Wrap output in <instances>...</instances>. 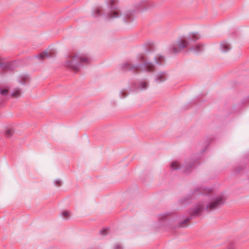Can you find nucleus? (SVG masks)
<instances>
[{"label": "nucleus", "mask_w": 249, "mask_h": 249, "mask_svg": "<svg viewBox=\"0 0 249 249\" xmlns=\"http://www.w3.org/2000/svg\"><path fill=\"white\" fill-rule=\"evenodd\" d=\"M141 61L143 63L144 65H133L129 62H126L123 64L122 67L126 71H131L136 73L139 72L141 70H146L149 71H154V65L153 64L148 62H146L143 56H142L141 57Z\"/></svg>", "instance_id": "1"}, {"label": "nucleus", "mask_w": 249, "mask_h": 249, "mask_svg": "<svg viewBox=\"0 0 249 249\" xmlns=\"http://www.w3.org/2000/svg\"><path fill=\"white\" fill-rule=\"evenodd\" d=\"M69 58L70 59L66 61L65 66L75 71H79L80 63H87L89 61L88 57L81 55L78 53L70 55Z\"/></svg>", "instance_id": "2"}, {"label": "nucleus", "mask_w": 249, "mask_h": 249, "mask_svg": "<svg viewBox=\"0 0 249 249\" xmlns=\"http://www.w3.org/2000/svg\"><path fill=\"white\" fill-rule=\"evenodd\" d=\"M223 198L219 196L213 199L209 204H206V211L209 212L214 211L224 204Z\"/></svg>", "instance_id": "3"}, {"label": "nucleus", "mask_w": 249, "mask_h": 249, "mask_svg": "<svg viewBox=\"0 0 249 249\" xmlns=\"http://www.w3.org/2000/svg\"><path fill=\"white\" fill-rule=\"evenodd\" d=\"M206 204L203 202L197 203L192 212H190L191 216H198L206 210Z\"/></svg>", "instance_id": "4"}, {"label": "nucleus", "mask_w": 249, "mask_h": 249, "mask_svg": "<svg viewBox=\"0 0 249 249\" xmlns=\"http://www.w3.org/2000/svg\"><path fill=\"white\" fill-rule=\"evenodd\" d=\"M188 45V42L184 39H179L173 46V52L174 53H178L181 49L186 47Z\"/></svg>", "instance_id": "5"}, {"label": "nucleus", "mask_w": 249, "mask_h": 249, "mask_svg": "<svg viewBox=\"0 0 249 249\" xmlns=\"http://www.w3.org/2000/svg\"><path fill=\"white\" fill-rule=\"evenodd\" d=\"M54 56V53L51 50H46L36 55V57L43 61Z\"/></svg>", "instance_id": "6"}, {"label": "nucleus", "mask_w": 249, "mask_h": 249, "mask_svg": "<svg viewBox=\"0 0 249 249\" xmlns=\"http://www.w3.org/2000/svg\"><path fill=\"white\" fill-rule=\"evenodd\" d=\"M120 12L118 9H110L106 18L107 19L118 18L120 16Z\"/></svg>", "instance_id": "7"}, {"label": "nucleus", "mask_w": 249, "mask_h": 249, "mask_svg": "<svg viewBox=\"0 0 249 249\" xmlns=\"http://www.w3.org/2000/svg\"><path fill=\"white\" fill-rule=\"evenodd\" d=\"M166 79L165 73L163 72H160L157 74L155 80L157 83H160L164 81Z\"/></svg>", "instance_id": "8"}, {"label": "nucleus", "mask_w": 249, "mask_h": 249, "mask_svg": "<svg viewBox=\"0 0 249 249\" xmlns=\"http://www.w3.org/2000/svg\"><path fill=\"white\" fill-rule=\"evenodd\" d=\"M21 90L20 89L17 88L15 89L11 92V95L12 97L18 98L21 96Z\"/></svg>", "instance_id": "9"}, {"label": "nucleus", "mask_w": 249, "mask_h": 249, "mask_svg": "<svg viewBox=\"0 0 249 249\" xmlns=\"http://www.w3.org/2000/svg\"><path fill=\"white\" fill-rule=\"evenodd\" d=\"M221 49L223 52H227L231 49L230 44L227 42H222L221 45Z\"/></svg>", "instance_id": "10"}, {"label": "nucleus", "mask_w": 249, "mask_h": 249, "mask_svg": "<svg viewBox=\"0 0 249 249\" xmlns=\"http://www.w3.org/2000/svg\"><path fill=\"white\" fill-rule=\"evenodd\" d=\"M133 11H128L125 14L124 20L126 22H128L133 20Z\"/></svg>", "instance_id": "11"}, {"label": "nucleus", "mask_w": 249, "mask_h": 249, "mask_svg": "<svg viewBox=\"0 0 249 249\" xmlns=\"http://www.w3.org/2000/svg\"><path fill=\"white\" fill-rule=\"evenodd\" d=\"M142 90H145L148 88V83L147 82H142L140 83L139 87Z\"/></svg>", "instance_id": "12"}, {"label": "nucleus", "mask_w": 249, "mask_h": 249, "mask_svg": "<svg viewBox=\"0 0 249 249\" xmlns=\"http://www.w3.org/2000/svg\"><path fill=\"white\" fill-rule=\"evenodd\" d=\"M190 50L191 51H193L194 53H197L202 51V48L200 45H197L193 47H192Z\"/></svg>", "instance_id": "13"}, {"label": "nucleus", "mask_w": 249, "mask_h": 249, "mask_svg": "<svg viewBox=\"0 0 249 249\" xmlns=\"http://www.w3.org/2000/svg\"><path fill=\"white\" fill-rule=\"evenodd\" d=\"M180 168V165L177 161H173L171 165V169L172 170H177Z\"/></svg>", "instance_id": "14"}, {"label": "nucleus", "mask_w": 249, "mask_h": 249, "mask_svg": "<svg viewBox=\"0 0 249 249\" xmlns=\"http://www.w3.org/2000/svg\"><path fill=\"white\" fill-rule=\"evenodd\" d=\"M103 11V8L101 7H99L96 8L93 12V15L94 16H98L101 15V12Z\"/></svg>", "instance_id": "15"}, {"label": "nucleus", "mask_w": 249, "mask_h": 249, "mask_svg": "<svg viewBox=\"0 0 249 249\" xmlns=\"http://www.w3.org/2000/svg\"><path fill=\"white\" fill-rule=\"evenodd\" d=\"M28 80V76L27 75H22L21 76V80L19 81V83L20 84L25 85Z\"/></svg>", "instance_id": "16"}, {"label": "nucleus", "mask_w": 249, "mask_h": 249, "mask_svg": "<svg viewBox=\"0 0 249 249\" xmlns=\"http://www.w3.org/2000/svg\"><path fill=\"white\" fill-rule=\"evenodd\" d=\"M13 133L14 132L12 129H8L5 131V136L7 138H10Z\"/></svg>", "instance_id": "17"}, {"label": "nucleus", "mask_w": 249, "mask_h": 249, "mask_svg": "<svg viewBox=\"0 0 249 249\" xmlns=\"http://www.w3.org/2000/svg\"><path fill=\"white\" fill-rule=\"evenodd\" d=\"M190 219V218H187V219H185L184 221H183V222H182L180 223L179 227H184L187 226V225H186V224L188 223Z\"/></svg>", "instance_id": "18"}, {"label": "nucleus", "mask_w": 249, "mask_h": 249, "mask_svg": "<svg viewBox=\"0 0 249 249\" xmlns=\"http://www.w3.org/2000/svg\"><path fill=\"white\" fill-rule=\"evenodd\" d=\"M158 60H157V58H156V61L157 63L160 64L162 61H164V58L162 56H160L157 58Z\"/></svg>", "instance_id": "19"}, {"label": "nucleus", "mask_w": 249, "mask_h": 249, "mask_svg": "<svg viewBox=\"0 0 249 249\" xmlns=\"http://www.w3.org/2000/svg\"><path fill=\"white\" fill-rule=\"evenodd\" d=\"M8 91H9L8 89H0V92L1 94L2 95H6L8 93Z\"/></svg>", "instance_id": "20"}, {"label": "nucleus", "mask_w": 249, "mask_h": 249, "mask_svg": "<svg viewBox=\"0 0 249 249\" xmlns=\"http://www.w3.org/2000/svg\"><path fill=\"white\" fill-rule=\"evenodd\" d=\"M62 215L64 218L68 219L69 218V214L67 212H63Z\"/></svg>", "instance_id": "21"}, {"label": "nucleus", "mask_w": 249, "mask_h": 249, "mask_svg": "<svg viewBox=\"0 0 249 249\" xmlns=\"http://www.w3.org/2000/svg\"><path fill=\"white\" fill-rule=\"evenodd\" d=\"M120 95L121 98H125V97H126L127 94L125 93V91L122 90L120 92Z\"/></svg>", "instance_id": "22"}, {"label": "nucleus", "mask_w": 249, "mask_h": 249, "mask_svg": "<svg viewBox=\"0 0 249 249\" xmlns=\"http://www.w3.org/2000/svg\"><path fill=\"white\" fill-rule=\"evenodd\" d=\"M100 232L102 235H106L107 234V230L106 229L102 230L100 231Z\"/></svg>", "instance_id": "23"}, {"label": "nucleus", "mask_w": 249, "mask_h": 249, "mask_svg": "<svg viewBox=\"0 0 249 249\" xmlns=\"http://www.w3.org/2000/svg\"><path fill=\"white\" fill-rule=\"evenodd\" d=\"M123 247L119 244H116L114 246V249H123Z\"/></svg>", "instance_id": "24"}, {"label": "nucleus", "mask_w": 249, "mask_h": 249, "mask_svg": "<svg viewBox=\"0 0 249 249\" xmlns=\"http://www.w3.org/2000/svg\"><path fill=\"white\" fill-rule=\"evenodd\" d=\"M56 183L58 185H61V182L60 180H57L56 181Z\"/></svg>", "instance_id": "25"}, {"label": "nucleus", "mask_w": 249, "mask_h": 249, "mask_svg": "<svg viewBox=\"0 0 249 249\" xmlns=\"http://www.w3.org/2000/svg\"><path fill=\"white\" fill-rule=\"evenodd\" d=\"M227 249H234V247H233V246H229V247L227 248Z\"/></svg>", "instance_id": "26"}]
</instances>
